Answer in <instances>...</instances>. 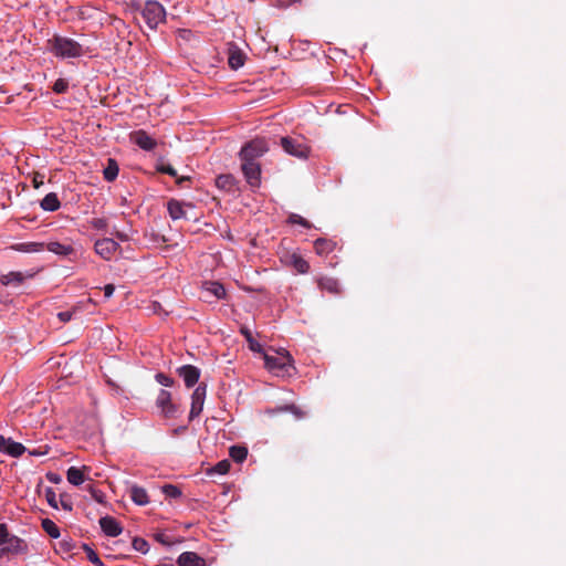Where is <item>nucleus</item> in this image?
<instances>
[{"label":"nucleus","instance_id":"nucleus-1","mask_svg":"<svg viewBox=\"0 0 566 566\" xmlns=\"http://www.w3.org/2000/svg\"><path fill=\"white\" fill-rule=\"evenodd\" d=\"M48 44L51 52L57 57H78L83 54L82 45L71 38L54 35L48 41Z\"/></svg>","mask_w":566,"mask_h":566},{"label":"nucleus","instance_id":"nucleus-2","mask_svg":"<svg viewBox=\"0 0 566 566\" xmlns=\"http://www.w3.org/2000/svg\"><path fill=\"white\" fill-rule=\"evenodd\" d=\"M140 13L146 24L151 30H155L160 23L165 22L166 19L164 7L158 1L154 0L146 1Z\"/></svg>","mask_w":566,"mask_h":566},{"label":"nucleus","instance_id":"nucleus-3","mask_svg":"<svg viewBox=\"0 0 566 566\" xmlns=\"http://www.w3.org/2000/svg\"><path fill=\"white\" fill-rule=\"evenodd\" d=\"M269 150V143L263 137H256L244 144L239 153L240 160L258 161Z\"/></svg>","mask_w":566,"mask_h":566},{"label":"nucleus","instance_id":"nucleus-4","mask_svg":"<svg viewBox=\"0 0 566 566\" xmlns=\"http://www.w3.org/2000/svg\"><path fill=\"white\" fill-rule=\"evenodd\" d=\"M156 407L165 419L176 418L179 413V406L172 401L171 394L166 389L159 390L156 398Z\"/></svg>","mask_w":566,"mask_h":566},{"label":"nucleus","instance_id":"nucleus-5","mask_svg":"<svg viewBox=\"0 0 566 566\" xmlns=\"http://www.w3.org/2000/svg\"><path fill=\"white\" fill-rule=\"evenodd\" d=\"M281 146L285 153L296 158L305 159L310 154V147L301 138L282 137Z\"/></svg>","mask_w":566,"mask_h":566},{"label":"nucleus","instance_id":"nucleus-6","mask_svg":"<svg viewBox=\"0 0 566 566\" xmlns=\"http://www.w3.org/2000/svg\"><path fill=\"white\" fill-rule=\"evenodd\" d=\"M28 553V544L17 535H10L4 545L0 546V558L9 555H21Z\"/></svg>","mask_w":566,"mask_h":566},{"label":"nucleus","instance_id":"nucleus-7","mask_svg":"<svg viewBox=\"0 0 566 566\" xmlns=\"http://www.w3.org/2000/svg\"><path fill=\"white\" fill-rule=\"evenodd\" d=\"M241 170L250 187L258 188L261 185V165L258 161L241 160Z\"/></svg>","mask_w":566,"mask_h":566},{"label":"nucleus","instance_id":"nucleus-8","mask_svg":"<svg viewBox=\"0 0 566 566\" xmlns=\"http://www.w3.org/2000/svg\"><path fill=\"white\" fill-rule=\"evenodd\" d=\"M291 356L287 353H275L274 355H265L264 361L269 370L274 373L285 371L291 366Z\"/></svg>","mask_w":566,"mask_h":566},{"label":"nucleus","instance_id":"nucleus-9","mask_svg":"<svg viewBox=\"0 0 566 566\" xmlns=\"http://www.w3.org/2000/svg\"><path fill=\"white\" fill-rule=\"evenodd\" d=\"M207 385L200 382L191 395V408L189 412V420L197 418L202 409L206 399Z\"/></svg>","mask_w":566,"mask_h":566},{"label":"nucleus","instance_id":"nucleus-10","mask_svg":"<svg viewBox=\"0 0 566 566\" xmlns=\"http://www.w3.org/2000/svg\"><path fill=\"white\" fill-rule=\"evenodd\" d=\"M95 252L104 260H111L116 251L119 249V244L111 238H103L95 242Z\"/></svg>","mask_w":566,"mask_h":566},{"label":"nucleus","instance_id":"nucleus-11","mask_svg":"<svg viewBox=\"0 0 566 566\" xmlns=\"http://www.w3.org/2000/svg\"><path fill=\"white\" fill-rule=\"evenodd\" d=\"M187 388L193 387L200 378V369L193 365H184L177 369Z\"/></svg>","mask_w":566,"mask_h":566},{"label":"nucleus","instance_id":"nucleus-12","mask_svg":"<svg viewBox=\"0 0 566 566\" xmlns=\"http://www.w3.org/2000/svg\"><path fill=\"white\" fill-rule=\"evenodd\" d=\"M202 298L209 302V297L213 296L217 300H223L227 296L224 286L216 281L205 282L202 285Z\"/></svg>","mask_w":566,"mask_h":566},{"label":"nucleus","instance_id":"nucleus-13","mask_svg":"<svg viewBox=\"0 0 566 566\" xmlns=\"http://www.w3.org/2000/svg\"><path fill=\"white\" fill-rule=\"evenodd\" d=\"M130 140L147 151L153 150L157 146V142L143 129L132 133Z\"/></svg>","mask_w":566,"mask_h":566},{"label":"nucleus","instance_id":"nucleus-14","mask_svg":"<svg viewBox=\"0 0 566 566\" xmlns=\"http://www.w3.org/2000/svg\"><path fill=\"white\" fill-rule=\"evenodd\" d=\"M44 248H46L48 251H50L56 255H60V256L71 258L72 255L75 254V249L71 241H65V242L51 241V242L46 243Z\"/></svg>","mask_w":566,"mask_h":566},{"label":"nucleus","instance_id":"nucleus-15","mask_svg":"<svg viewBox=\"0 0 566 566\" xmlns=\"http://www.w3.org/2000/svg\"><path fill=\"white\" fill-rule=\"evenodd\" d=\"M99 526L102 531L111 537H116L123 532L120 524L112 516H103L99 518Z\"/></svg>","mask_w":566,"mask_h":566},{"label":"nucleus","instance_id":"nucleus-16","mask_svg":"<svg viewBox=\"0 0 566 566\" xmlns=\"http://www.w3.org/2000/svg\"><path fill=\"white\" fill-rule=\"evenodd\" d=\"M33 274L25 275L22 272H9L0 275V282L4 286L19 287L24 283L28 277H32Z\"/></svg>","mask_w":566,"mask_h":566},{"label":"nucleus","instance_id":"nucleus-17","mask_svg":"<svg viewBox=\"0 0 566 566\" xmlns=\"http://www.w3.org/2000/svg\"><path fill=\"white\" fill-rule=\"evenodd\" d=\"M88 471V468L82 467H71L66 472V479L67 482L73 485H80L84 483L87 479L86 472Z\"/></svg>","mask_w":566,"mask_h":566},{"label":"nucleus","instance_id":"nucleus-18","mask_svg":"<svg viewBox=\"0 0 566 566\" xmlns=\"http://www.w3.org/2000/svg\"><path fill=\"white\" fill-rule=\"evenodd\" d=\"M179 566H206V560L193 552H185L177 559Z\"/></svg>","mask_w":566,"mask_h":566},{"label":"nucleus","instance_id":"nucleus-19","mask_svg":"<svg viewBox=\"0 0 566 566\" xmlns=\"http://www.w3.org/2000/svg\"><path fill=\"white\" fill-rule=\"evenodd\" d=\"M336 248V242L325 238H318L314 242L315 252L321 256L331 254Z\"/></svg>","mask_w":566,"mask_h":566},{"label":"nucleus","instance_id":"nucleus-20","mask_svg":"<svg viewBox=\"0 0 566 566\" xmlns=\"http://www.w3.org/2000/svg\"><path fill=\"white\" fill-rule=\"evenodd\" d=\"M318 287L331 294H340L342 290L336 279L329 276H322L317 280Z\"/></svg>","mask_w":566,"mask_h":566},{"label":"nucleus","instance_id":"nucleus-21","mask_svg":"<svg viewBox=\"0 0 566 566\" xmlns=\"http://www.w3.org/2000/svg\"><path fill=\"white\" fill-rule=\"evenodd\" d=\"M245 60V55L238 48H232L229 50L228 64L232 70H238L243 66Z\"/></svg>","mask_w":566,"mask_h":566},{"label":"nucleus","instance_id":"nucleus-22","mask_svg":"<svg viewBox=\"0 0 566 566\" xmlns=\"http://www.w3.org/2000/svg\"><path fill=\"white\" fill-rule=\"evenodd\" d=\"M167 209H168V213H169L170 218L174 220L186 218L184 205L176 199H171L168 201Z\"/></svg>","mask_w":566,"mask_h":566},{"label":"nucleus","instance_id":"nucleus-23","mask_svg":"<svg viewBox=\"0 0 566 566\" xmlns=\"http://www.w3.org/2000/svg\"><path fill=\"white\" fill-rule=\"evenodd\" d=\"M40 206L45 211H56L61 202L55 192H50L41 200Z\"/></svg>","mask_w":566,"mask_h":566},{"label":"nucleus","instance_id":"nucleus-24","mask_svg":"<svg viewBox=\"0 0 566 566\" xmlns=\"http://www.w3.org/2000/svg\"><path fill=\"white\" fill-rule=\"evenodd\" d=\"M216 186L219 189L231 191L235 186V178L232 175H220L216 178Z\"/></svg>","mask_w":566,"mask_h":566},{"label":"nucleus","instance_id":"nucleus-25","mask_svg":"<svg viewBox=\"0 0 566 566\" xmlns=\"http://www.w3.org/2000/svg\"><path fill=\"white\" fill-rule=\"evenodd\" d=\"M118 164L115 159L108 158L107 166L103 170L104 179L107 181H114L118 176Z\"/></svg>","mask_w":566,"mask_h":566},{"label":"nucleus","instance_id":"nucleus-26","mask_svg":"<svg viewBox=\"0 0 566 566\" xmlns=\"http://www.w3.org/2000/svg\"><path fill=\"white\" fill-rule=\"evenodd\" d=\"M271 415H275L276 412H291L294 415L296 419H303L305 417V411H303L300 407L294 403L284 405L276 409H272L269 411Z\"/></svg>","mask_w":566,"mask_h":566},{"label":"nucleus","instance_id":"nucleus-27","mask_svg":"<svg viewBox=\"0 0 566 566\" xmlns=\"http://www.w3.org/2000/svg\"><path fill=\"white\" fill-rule=\"evenodd\" d=\"M46 501L49 505L55 510L61 506L63 510L70 512L73 509L71 497H46Z\"/></svg>","mask_w":566,"mask_h":566},{"label":"nucleus","instance_id":"nucleus-28","mask_svg":"<svg viewBox=\"0 0 566 566\" xmlns=\"http://www.w3.org/2000/svg\"><path fill=\"white\" fill-rule=\"evenodd\" d=\"M157 171L161 172V174H167L174 178H176V182L181 186L182 182L185 181H188L189 180V177H181V178H178V175H177V171L176 169L169 165V164H165V163H160L157 165Z\"/></svg>","mask_w":566,"mask_h":566},{"label":"nucleus","instance_id":"nucleus-29","mask_svg":"<svg viewBox=\"0 0 566 566\" xmlns=\"http://www.w3.org/2000/svg\"><path fill=\"white\" fill-rule=\"evenodd\" d=\"M291 265L301 274H305L310 271L308 262L298 254L291 255Z\"/></svg>","mask_w":566,"mask_h":566},{"label":"nucleus","instance_id":"nucleus-30","mask_svg":"<svg viewBox=\"0 0 566 566\" xmlns=\"http://www.w3.org/2000/svg\"><path fill=\"white\" fill-rule=\"evenodd\" d=\"M44 247H45V243H43V242H23V243L17 244L14 247V249L20 252L30 253V252H40V251L44 250Z\"/></svg>","mask_w":566,"mask_h":566},{"label":"nucleus","instance_id":"nucleus-31","mask_svg":"<svg viewBox=\"0 0 566 566\" xmlns=\"http://www.w3.org/2000/svg\"><path fill=\"white\" fill-rule=\"evenodd\" d=\"M229 454L233 461L240 463L247 459L248 449L242 446H232L229 450Z\"/></svg>","mask_w":566,"mask_h":566},{"label":"nucleus","instance_id":"nucleus-32","mask_svg":"<svg viewBox=\"0 0 566 566\" xmlns=\"http://www.w3.org/2000/svg\"><path fill=\"white\" fill-rule=\"evenodd\" d=\"M27 448L19 442H14L12 440L9 441L8 447L6 448V452L12 457H20L25 452Z\"/></svg>","mask_w":566,"mask_h":566},{"label":"nucleus","instance_id":"nucleus-33","mask_svg":"<svg viewBox=\"0 0 566 566\" xmlns=\"http://www.w3.org/2000/svg\"><path fill=\"white\" fill-rule=\"evenodd\" d=\"M42 527L52 538L60 537V530L53 521L49 518L42 520Z\"/></svg>","mask_w":566,"mask_h":566},{"label":"nucleus","instance_id":"nucleus-34","mask_svg":"<svg viewBox=\"0 0 566 566\" xmlns=\"http://www.w3.org/2000/svg\"><path fill=\"white\" fill-rule=\"evenodd\" d=\"M83 551L85 552L87 559L92 564H94L95 566L104 565L103 562L101 560V558L98 557L97 553L92 547H90L87 544H83Z\"/></svg>","mask_w":566,"mask_h":566},{"label":"nucleus","instance_id":"nucleus-35","mask_svg":"<svg viewBox=\"0 0 566 566\" xmlns=\"http://www.w3.org/2000/svg\"><path fill=\"white\" fill-rule=\"evenodd\" d=\"M133 548L142 554H146L149 551V544L142 537H134L132 542Z\"/></svg>","mask_w":566,"mask_h":566},{"label":"nucleus","instance_id":"nucleus-36","mask_svg":"<svg viewBox=\"0 0 566 566\" xmlns=\"http://www.w3.org/2000/svg\"><path fill=\"white\" fill-rule=\"evenodd\" d=\"M159 491L164 495H167V496L182 494V491L178 486H176L174 484H169V483H166V484H163L161 486H159Z\"/></svg>","mask_w":566,"mask_h":566},{"label":"nucleus","instance_id":"nucleus-37","mask_svg":"<svg viewBox=\"0 0 566 566\" xmlns=\"http://www.w3.org/2000/svg\"><path fill=\"white\" fill-rule=\"evenodd\" d=\"M53 91L56 93V94H63L67 91L69 88V82L64 78H57L54 84H53Z\"/></svg>","mask_w":566,"mask_h":566},{"label":"nucleus","instance_id":"nucleus-38","mask_svg":"<svg viewBox=\"0 0 566 566\" xmlns=\"http://www.w3.org/2000/svg\"><path fill=\"white\" fill-rule=\"evenodd\" d=\"M155 379L159 385L165 386V387H171L175 384V380L171 377H169L163 373L156 374Z\"/></svg>","mask_w":566,"mask_h":566},{"label":"nucleus","instance_id":"nucleus-39","mask_svg":"<svg viewBox=\"0 0 566 566\" xmlns=\"http://www.w3.org/2000/svg\"><path fill=\"white\" fill-rule=\"evenodd\" d=\"M231 463L229 460H222L214 465L212 471L218 474H226L229 471Z\"/></svg>","mask_w":566,"mask_h":566},{"label":"nucleus","instance_id":"nucleus-40","mask_svg":"<svg viewBox=\"0 0 566 566\" xmlns=\"http://www.w3.org/2000/svg\"><path fill=\"white\" fill-rule=\"evenodd\" d=\"M289 221L293 224H300L304 228H311V223L300 214H291L289 217Z\"/></svg>","mask_w":566,"mask_h":566},{"label":"nucleus","instance_id":"nucleus-41","mask_svg":"<svg viewBox=\"0 0 566 566\" xmlns=\"http://www.w3.org/2000/svg\"><path fill=\"white\" fill-rule=\"evenodd\" d=\"M154 538L156 542L165 546H170L172 544V542L168 538V536L165 533H156L154 534Z\"/></svg>","mask_w":566,"mask_h":566},{"label":"nucleus","instance_id":"nucleus-42","mask_svg":"<svg viewBox=\"0 0 566 566\" xmlns=\"http://www.w3.org/2000/svg\"><path fill=\"white\" fill-rule=\"evenodd\" d=\"M44 184V175L41 172H34L32 177V185L35 189H39Z\"/></svg>","mask_w":566,"mask_h":566},{"label":"nucleus","instance_id":"nucleus-43","mask_svg":"<svg viewBox=\"0 0 566 566\" xmlns=\"http://www.w3.org/2000/svg\"><path fill=\"white\" fill-rule=\"evenodd\" d=\"M76 308H74L73 311H64V312H60L57 314V317L61 322L63 323H66V322H70L73 317V314L75 313Z\"/></svg>","mask_w":566,"mask_h":566},{"label":"nucleus","instance_id":"nucleus-44","mask_svg":"<svg viewBox=\"0 0 566 566\" xmlns=\"http://www.w3.org/2000/svg\"><path fill=\"white\" fill-rule=\"evenodd\" d=\"M11 534L8 531V527L6 524H0V546L4 545L6 541H8V537Z\"/></svg>","mask_w":566,"mask_h":566},{"label":"nucleus","instance_id":"nucleus-45","mask_svg":"<svg viewBox=\"0 0 566 566\" xmlns=\"http://www.w3.org/2000/svg\"><path fill=\"white\" fill-rule=\"evenodd\" d=\"M46 479H48L50 482L55 483V484H57V483L62 482V478H61L59 474L53 473V472H49V473L46 474Z\"/></svg>","mask_w":566,"mask_h":566},{"label":"nucleus","instance_id":"nucleus-46","mask_svg":"<svg viewBox=\"0 0 566 566\" xmlns=\"http://www.w3.org/2000/svg\"><path fill=\"white\" fill-rule=\"evenodd\" d=\"M130 495L137 496V495H147V491L143 488L134 485L130 490Z\"/></svg>","mask_w":566,"mask_h":566},{"label":"nucleus","instance_id":"nucleus-47","mask_svg":"<svg viewBox=\"0 0 566 566\" xmlns=\"http://www.w3.org/2000/svg\"><path fill=\"white\" fill-rule=\"evenodd\" d=\"M31 455H44L48 453V447H40L39 449L29 450Z\"/></svg>","mask_w":566,"mask_h":566},{"label":"nucleus","instance_id":"nucleus-48","mask_svg":"<svg viewBox=\"0 0 566 566\" xmlns=\"http://www.w3.org/2000/svg\"><path fill=\"white\" fill-rule=\"evenodd\" d=\"M103 290L105 297L109 298L115 291V286L113 284H106Z\"/></svg>","mask_w":566,"mask_h":566},{"label":"nucleus","instance_id":"nucleus-49","mask_svg":"<svg viewBox=\"0 0 566 566\" xmlns=\"http://www.w3.org/2000/svg\"><path fill=\"white\" fill-rule=\"evenodd\" d=\"M135 504L144 506L149 503V497H132Z\"/></svg>","mask_w":566,"mask_h":566},{"label":"nucleus","instance_id":"nucleus-50","mask_svg":"<svg viewBox=\"0 0 566 566\" xmlns=\"http://www.w3.org/2000/svg\"><path fill=\"white\" fill-rule=\"evenodd\" d=\"M93 226L96 229H102L106 226V221L104 219H94Z\"/></svg>","mask_w":566,"mask_h":566},{"label":"nucleus","instance_id":"nucleus-51","mask_svg":"<svg viewBox=\"0 0 566 566\" xmlns=\"http://www.w3.org/2000/svg\"><path fill=\"white\" fill-rule=\"evenodd\" d=\"M10 439H6L3 436H0V451L4 450L8 447Z\"/></svg>","mask_w":566,"mask_h":566},{"label":"nucleus","instance_id":"nucleus-52","mask_svg":"<svg viewBox=\"0 0 566 566\" xmlns=\"http://www.w3.org/2000/svg\"><path fill=\"white\" fill-rule=\"evenodd\" d=\"M88 491L91 492V495L93 496H96V495H104V492L103 491H98V493L93 489V484L90 483L88 484Z\"/></svg>","mask_w":566,"mask_h":566},{"label":"nucleus","instance_id":"nucleus-53","mask_svg":"<svg viewBox=\"0 0 566 566\" xmlns=\"http://www.w3.org/2000/svg\"><path fill=\"white\" fill-rule=\"evenodd\" d=\"M45 495H46V496L55 495V492H54L52 489L48 488V489L45 490Z\"/></svg>","mask_w":566,"mask_h":566},{"label":"nucleus","instance_id":"nucleus-54","mask_svg":"<svg viewBox=\"0 0 566 566\" xmlns=\"http://www.w3.org/2000/svg\"><path fill=\"white\" fill-rule=\"evenodd\" d=\"M242 333L245 335L247 339L250 340L251 339V334L249 331H245V329H242Z\"/></svg>","mask_w":566,"mask_h":566},{"label":"nucleus","instance_id":"nucleus-55","mask_svg":"<svg viewBox=\"0 0 566 566\" xmlns=\"http://www.w3.org/2000/svg\"><path fill=\"white\" fill-rule=\"evenodd\" d=\"M117 238L120 239L122 241H125L127 239L126 235L122 233H117Z\"/></svg>","mask_w":566,"mask_h":566},{"label":"nucleus","instance_id":"nucleus-56","mask_svg":"<svg viewBox=\"0 0 566 566\" xmlns=\"http://www.w3.org/2000/svg\"><path fill=\"white\" fill-rule=\"evenodd\" d=\"M97 503H104L103 501V497H99V496H96V497H93Z\"/></svg>","mask_w":566,"mask_h":566},{"label":"nucleus","instance_id":"nucleus-57","mask_svg":"<svg viewBox=\"0 0 566 566\" xmlns=\"http://www.w3.org/2000/svg\"><path fill=\"white\" fill-rule=\"evenodd\" d=\"M107 384H108L109 386H112V387H116V388H117V386H116V385H115L111 379H107Z\"/></svg>","mask_w":566,"mask_h":566},{"label":"nucleus","instance_id":"nucleus-58","mask_svg":"<svg viewBox=\"0 0 566 566\" xmlns=\"http://www.w3.org/2000/svg\"><path fill=\"white\" fill-rule=\"evenodd\" d=\"M256 345H251V349L255 350Z\"/></svg>","mask_w":566,"mask_h":566},{"label":"nucleus","instance_id":"nucleus-59","mask_svg":"<svg viewBox=\"0 0 566 566\" xmlns=\"http://www.w3.org/2000/svg\"><path fill=\"white\" fill-rule=\"evenodd\" d=\"M256 345H251V349L255 350Z\"/></svg>","mask_w":566,"mask_h":566}]
</instances>
